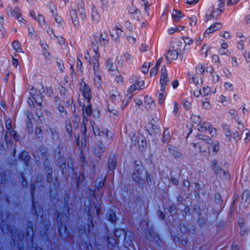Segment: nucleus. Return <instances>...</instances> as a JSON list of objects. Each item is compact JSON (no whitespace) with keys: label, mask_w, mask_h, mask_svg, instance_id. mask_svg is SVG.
Instances as JSON below:
<instances>
[{"label":"nucleus","mask_w":250,"mask_h":250,"mask_svg":"<svg viewBox=\"0 0 250 250\" xmlns=\"http://www.w3.org/2000/svg\"><path fill=\"white\" fill-rule=\"evenodd\" d=\"M107 41L108 37L105 34L92 36L91 39V48L86 50L84 54V59L89 62L92 68H94L96 62L99 63L98 61V58L100 57L98 53L99 43L105 46L107 43Z\"/></svg>","instance_id":"f257e3e1"},{"label":"nucleus","mask_w":250,"mask_h":250,"mask_svg":"<svg viewBox=\"0 0 250 250\" xmlns=\"http://www.w3.org/2000/svg\"><path fill=\"white\" fill-rule=\"evenodd\" d=\"M130 83L132 84L128 88L127 90V100H124L122 102L121 108L124 109L128 104L129 100L133 97L131 94L132 92L136 90L142 89L144 86V81L140 77L137 76H133L130 79Z\"/></svg>","instance_id":"f03ea898"},{"label":"nucleus","mask_w":250,"mask_h":250,"mask_svg":"<svg viewBox=\"0 0 250 250\" xmlns=\"http://www.w3.org/2000/svg\"><path fill=\"white\" fill-rule=\"evenodd\" d=\"M198 140H201L199 144H194L193 146L196 148H197L200 152H204L206 151L207 147L209 150L215 152L219 149V143L217 141L212 142L211 139H208L206 137H204L202 135H198L196 136Z\"/></svg>","instance_id":"7ed1b4c3"},{"label":"nucleus","mask_w":250,"mask_h":250,"mask_svg":"<svg viewBox=\"0 0 250 250\" xmlns=\"http://www.w3.org/2000/svg\"><path fill=\"white\" fill-rule=\"evenodd\" d=\"M80 90L83 96L85 99V102L83 107V117L86 118L91 113V106L89 104L91 98L90 90L87 85L82 82L80 83Z\"/></svg>","instance_id":"20e7f679"},{"label":"nucleus","mask_w":250,"mask_h":250,"mask_svg":"<svg viewBox=\"0 0 250 250\" xmlns=\"http://www.w3.org/2000/svg\"><path fill=\"white\" fill-rule=\"evenodd\" d=\"M183 43L179 41H173L170 46L166 55V59L169 62L176 60L178 55L183 53Z\"/></svg>","instance_id":"39448f33"},{"label":"nucleus","mask_w":250,"mask_h":250,"mask_svg":"<svg viewBox=\"0 0 250 250\" xmlns=\"http://www.w3.org/2000/svg\"><path fill=\"white\" fill-rule=\"evenodd\" d=\"M191 120L194 124H198L197 126V129L200 131H207L211 134L212 136H215L217 134V130L215 128L212 127L209 123H203L200 125L201 122V117L199 116L193 115L191 116Z\"/></svg>","instance_id":"423d86ee"},{"label":"nucleus","mask_w":250,"mask_h":250,"mask_svg":"<svg viewBox=\"0 0 250 250\" xmlns=\"http://www.w3.org/2000/svg\"><path fill=\"white\" fill-rule=\"evenodd\" d=\"M132 177L135 182L140 184H143L146 179L147 182L149 180L150 181V175H147L146 172L144 171V167L141 165H136L132 174Z\"/></svg>","instance_id":"0eeeda50"},{"label":"nucleus","mask_w":250,"mask_h":250,"mask_svg":"<svg viewBox=\"0 0 250 250\" xmlns=\"http://www.w3.org/2000/svg\"><path fill=\"white\" fill-rule=\"evenodd\" d=\"M224 1L225 0H218L217 7L214 6L209 7L205 15V21H208L212 19H215L220 16L224 10Z\"/></svg>","instance_id":"6e6552de"},{"label":"nucleus","mask_w":250,"mask_h":250,"mask_svg":"<svg viewBox=\"0 0 250 250\" xmlns=\"http://www.w3.org/2000/svg\"><path fill=\"white\" fill-rule=\"evenodd\" d=\"M31 97L29 98L28 103L29 104L35 106L36 104L39 109L41 110L42 108V95L39 91H34L32 89L30 91Z\"/></svg>","instance_id":"1a4fd4ad"},{"label":"nucleus","mask_w":250,"mask_h":250,"mask_svg":"<svg viewBox=\"0 0 250 250\" xmlns=\"http://www.w3.org/2000/svg\"><path fill=\"white\" fill-rule=\"evenodd\" d=\"M93 70L94 75V84L97 88L100 89L102 87V79L100 65L97 62H95Z\"/></svg>","instance_id":"9d476101"},{"label":"nucleus","mask_w":250,"mask_h":250,"mask_svg":"<svg viewBox=\"0 0 250 250\" xmlns=\"http://www.w3.org/2000/svg\"><path fill=\"white\" fill-rule=\"evenodd\" d=\"M222 27V24L219 22H215L210 25L208 28L205 30L203 36L204 38H208L210 35L212 34L214 32L221 29Z\"/></svg>","instance_id":"9b49d317"},{"label":"nucleus","mask_w":250,"mask_h":250,"mask_svg":"<svg viewBox=\"0 0 250 250\" xmlns=\"http://www.w3.org/2000/svg\"><path fill=\"white\" fill-rule=\"evenodd\" d=\"M169 81L167 77V69L165 66H163L161 69V76L160 78V87H166Z\"/></svg>","instance_id":"f8f14e48"},{"label":"nucleus","mask_w":250,"mask_h":250,"mask_svg":"<svg viewBox=\"0 0 250 250\" xmlns=\"http://www.w3.org/2000/svg\"><path fill=\"white\" fill-rule=\"evenodd\" d=\"M106 69L111 75H116L118 73V67L112 60L108 59L105 63Z\"/></svg>","instance_id":"ddd939ff"},{"label":"nucleus","mask_w":250,"mask_h":250,"mask_svg":"<svg viewBox=\"0 0 250 250\" xmlns=\"http://www.w3.org/2000/svg\"><path fill=\"white\" fill-rule=\"evenodd\" d=\"M187 79L190 83H193L196 85L202 83V78L193 73H188Z\"/></svg>","instance_id":"4468645a"},{"label":"nucleus","mask_w":250,"mask_h":250,"mask_svg":"<svg viewBox=\"0 0 250 250\" xmlns=\"http://www.w3.org/2000/svg\"><path fill=\"white\" fill-rule=\"evenodd\" d=\"M80 121V118L79 117H75L74 120L72 123L70 121H66V129L68 133H71L73 129H76L79 125Z\"/></svg>","instance_id":"2eb2a0df"},{"label":"nucleus","mask_w":250,"mask_h":250,"mask_svg":"<svg viewBox=\"0 0 250 250\" xmlns=\"http://www.w3.org/2000/svg\"><path fill=\"white\" fill-rule=\"evenodd\" d=\"M167 95V92L166 90V87H160L157 93L159 104L163 105L164 104Z\"/></svg>","instance_id":"dca6fc26"},{"label":"nucleus","mask_w":250,"mask_h":250,"mask_svg":"<svg viewBox=\"0 0 250 250\" xmlns=\"http://www.w3.org/2000/svg\"><path fill=\"white\" fill-rule=\"evenodd\" d=\"M110 100L114 103L119 102L122 100V96L118 91L115 90L110 91L108 94Z\"/></svg>","instance_id":"f3484780"},{"label":"nucleus","mask_w":250,"mask_h":250,"mask_svg":"<svg viewBox=\"0 0 250 250\" xmlns=\"http://www.w3.org/2000/svg\"><path fill=\"white\" fill-rule=\"evenodd\" d=\"M110 35L116 41L120 36H123V31L120 28L116 27L110 31Z\"/></svg>","instance_id":"a211bd4d"},{"label":"nucleus","mask_w":250,"mask_h":250,"mask_svg":"<svg viewBox=\"0 0 250 250\" xmlns=\"http://www.w3.org/2000/svg\"><path fill=\"white\" fill-rule=\"evenodd\" d=\"M228 44L224 40L221 42V47L218 50V53L221 55L229 56V52L228 49Z\"/></svg>","instance_id":"6ab92c4d"},{"label":"nucleus","mask_w":250,"mask_h":250,"mask_svg":"<svg viewBox=\"0 0 250 250\" xmlns=\"http://www.w3.org/2000/svg\"><path fill=\"white\" fill-rule=\"evenodd\" d=\"M128 12L134 19L139 20L140 18V12L136 6L134 5L131 6L129 8Z\"/></svg>","instance_id":"aec40b11"},{"label":"nucleus","mask_w":250,"mask_h":250,"mask_svg":"<svg viewBox=\"0 0 250 250\" xmlns=\"http://www.w3.org/2000/svg\"><path fill=\"white\" fill-rule=\"evenodd\" d=\"M41 46L42 49V53L45 59L47 61H49L51 59V56L49 52L48 51V45L46 44L45 42H41Z\"/></svg>","instance_id":"412c9836"},{"label":"nucleus","mask_w":250,"mask_h":250,"mask_svg":"<svg viewBox=\"0 0 250 250\" xmlns=\"http://www.w3.org/2000/svg\"><path fill=\"white\" fill-rule=\"evenodd\" d=\"M207 71L210 73V80L213 83H216L219 81L220 76L216 72L213 71L212 68L208 69Z\"/></svg>","instance_id":"4be33fe9"},{"label":"nucleus","mask_w":250,"mask_h":250,"mask_svg":"<svg viewBox=\"0 0 250 250\" xmlns=\"http://www.w3.org/2000/svg\"><path fill=\"white\" fill-rule=\"evenodd\" d=\"M176 41H178L176 40ZM181 41L183 43L182 51L185 52L189 49V45L192 43V40L188 37H185L184 38L183 41L179 40Z\"/></svg>","instance_id":"5701e85b"},{"label":"nucleus","mask_w":250,"mask_h":250,"mask_svg":"<svg viewBox=\"0 0 250 250\" xmlns=\"http://www.w3.org/2000/svg\"><path fill=\"white\" fill-rule=\"evenodd\" d=\"M6 11L8 16L13 17L15 16L16 17L17 16L21 15L20 9L18 7L15 8L13 11L11 7H8Z\"/></svg>","instance_id":"b1692460"},{"label":"nucleus","mask_w":250,"mask_h":250,"mask_svg":"<svg viewBox=\"0 0 250 250\" xmlns=\"http://www.w3.org/2000/svg\"><path fill=\"white\" fill-rule=\"evenodd\" d=\"M70 15L72 21L75 26H78L79 25V21L78 19L76 11L75 10H72L70 11Z\"/></svg>","instance_id":"393cba45"},{"label":"nucleus","mask_w":250,"mask_h":250,"mask_svg":"<svg viewBox=\"0 0 250 250\" xmlns=\"http://www.w3.org/2000/svg\"><path fill=\"white\" fill-rule=\"evenodd\" d=\"M6 127L9 133L15 140H17L16 132L12 129L11 122L10 120H6L5 122Z\"/></svg>","instance_id":"a878e982"},{"label":"nucleus","mask_w":250,"mask_h":250,"mask_svg":"<svg viewBox=\"0 0 250 250\" xmlns=\"http://www.w3.org/2000/svg\"><path fill=\"white\" fill-rule=\"evenodd\" d=\"M172 17L174 21L178 22L183 17V16L180 11L174 10L172 13Z\"/></svg>","instance_id":"bb28decb"},{"label":"nucleus","mask_w":250,"mask_h":250,"mask_svg":"<svg viewBox=\"0 0 250 250\" xmlns=\"http://www.w3.org/2000/svg\"><path fill=\"white\" fill-rule=\"evenodd\" d=\"M94 133L95 135H99L103 137H107L108 136V130L107 129H103L101 131V134H100L98 128L94 126H92Z\"/></svg>","instance_id":"cd10ccee"},{"label":"nucleus","mask_w":250,"mask_h":250,"mask_svg":"<svg viewBox=\"0 0 250 250\" xmlns=\"http://www.w3.org/2000/svg\"><path fill=\"white\" fill-rule=\"evenodd\" d=\"M162 62V59L160 58L157 62L156 65L151 69L150 71V75L151 76H154L157 74L159 65Z\"/></svg>","instance_id":"c85d7f7f"},{"label":"nucleus","mask_w":250,"mask_h":250,"mask_svg":"<svg viewBox=\"0 0 250 250\" xmlns=\"http://www.w3.org/2000/svg\"><path fill=\"white\" fill-rule=\"evenodd\" d=\"M91 16L92 20L95 22H98L100 20V16L98 14V11L97 9L94 7H93L92 8Z\"/></svg>","instance_id":"c756f323"},{"label":"nucleus","mask_w":250,"mask_h":250,"mask_svg":"<svg viewBox=\"0 0 250 250\" xmlns=\"http://www.w3.org/2000/svg\"><path fill=\"white\" fill-rule=\"evenodd\" d=\"M33 19L37 21V22L42 26L45 23V20L44 17L39 14L32 15Z\"/></svg>","instance_id":"7c9ffc66"},{"label":"nucleus","mask_w":250,"mask_h":250,"mask_svg":"<svg viewBox=\"0 0 250 250\" xmlns=\"http://www.w3.org/2000/svg\"><path fill=\"white\" fill-rule=\"evenodd\" d=\"M54 19L56 22L58 24V26L60 28H63L64 26V22L61 17L58 16L57 14L54 15Z\"/></svg>","instance_id":"2f4dec72"},{"label":"nucleus","mask_w":250,"mask_h":250,"mask_svg":"<svg viewBox=\"0 0 250 250\" xmlns=\"http://www.w3.org/2000/svg\"><path fill=\"white\" fill-rule=\"evenodd\" d=\"M242 137L244 138L245 143H248L250 140V132L248 129L244 130L241 134Z\"/></svg>","instance_id":"473e14b6"},{"label":"nucleus","mask_w":250,"mask_h":250,"mask_svg":"<svg viewBox=\"0 0 250 250\" xmlns=\"http://www.w3.org/2000/svg\"><path fill=\"white\" fill-rule=\"evenodd\" d=\"M205 65L203 63H199L195 68V71L198 74H202L205 71Z\"/></svg>","instance_id":"72a5a7b5"},{"label":"nucleus","mask_w":250,"mask_h":250,"mask_svg":"<svg viewBox=\"0 0 250 250\" xmlns=\"http://www.w3.org/2000/svg\"><path fill=\"white\" fill-rule=\"evenodd\" d=\"M12 46L13 49L17 52L22 53V50L21 46L20 43L18 41H15L12 43Z\"/></svg>","instance_id":"f704fd0d"},{"label":"nucleus","mask_w":250,"mask_h":250,"mask_svg":"<svg viewBox=\"0 0 250 250\" xmlns=\"http://www.w3.org/2000/svg\"><path fill=\"white\" fill-rule=\"evenodd\" d=\"M107 217L108 220L112 222H114L116 219V217L114 211L111 210H109L107 213Z\"/></svg>","instance_id":"c9c22d12"},{"label":"nucleus","mask_w":250,"mask_h":250,"mask_svg":"<svg viewBox=\"0 0 250 250\" xmlns=\"http://www.w3.org/2000/svg\"><path fill=\"white\" fill-rule=\"evenodd\" d=\"M78 11L82 18L85 17V10L84 8V4L81 2L78 7Z\"/></svg>","instance_id":"e433bc0d"},{"label":"nucleus","mask_w":250,"mask_h":250,"mask_svg":"<svg viewBox=\"0 0 250 250\" xmlns=\"http://www.w3.org/2000/svg\"><path fill=\"white\" fill-rule=\"evenodd\" d=\"M223 86L225 91H231L234 89V86L232 83L229 82H225Z\"/></svg>","instance_id":"4c0bfd02"},{"label":"nucleus","mask_w":250,"mask_h":250,"mask_svg":"<svg viewBox=\"0 0 250 250\" xmlns=\"http://www.w3.org/2000/svg\"><path fill=\"white\" fill-rule=\"evenodd\" d=\"M219 101L222 103L224 105H227L229 104L228 99L226 96L223 95H221L219 98Z\"/></svg>","instance_id":"58836bf2"},{"label":"nucleus","mask_w":250,"mask_h":250,"mask_svg":"<svg viewBox=\"0 0 250 250\" xmlns=\"http://www.w3.org/2000/svg\"><path fill=\"white\" fill-rule=\"evenodd\" d=\"M146 103L148 105V107L153 108L155 107V103L151 98L146 97Z\"/></svg>","instance_id":"ea45409f"},{"label":"nucleus","mask_w":250,"mask_h":250,"mask_svg":"<svg viewBox=\"0 0 250 250\" xmlns=\"http://www.w3.org/2000/svg\"><path fill=\"white\" fill-rule=\"evenodd\" d=\"M82 137H83V138L81 142L80 141L79 137H78L77 138V144L78 146H79L80 147H83V146H84L86 144V140L85 139L84 134H82Z\"/></svg>","instance_id":"a19ab883"},{"label":"nucleus","mask_w":250,"mask_h":250,"mask_svg":"<svg viewBox=\"0 0 250 250\" xmlns=\"http://www.w3.org/2000/svg\"><path fill=\"white\" fill-rule=\"evenodd\" d=\"M20 157L26 163L29 160V156L27 152L24 151L20 154Z\"/></svg>","instance_id":"79ce46f5"},{"label":"nucleus","mask_w":250,"mask_h":250,"mask_svg":"<svg viewBox=\"0 0 250 250\" xmlns=\"http://www.w3.org/2000/svg\"><path fill=\"white\" fill-rule=\"evenodd\" d=\"M173 104L174 107L172 111V113L175 117H177L178 116V111L180 106L176 102H174Z\"/></svg>","instance_id":"37998d69"},{"label":"nucleus","mask_w":250,"mask_h":250,"mask_svg":"<svg viewBox=\"0 0 250 250\" xmlns=\"http://www.w3.org/2000/svg\"><path fill=\"white\" fill-rule=\"evenodd\" d=\"M3 20V18L2 17H0V37H3L5 33V30L2 24Z\"/></svg>","instance_id":"c03bdc74"},{"label":"nucleus","mask_w":250,"mask_h":250,"mask_svg":"<svg viewBox=\"0 0 250 250\" xmlns=\"http://www.w3.org/2000/svg\"><path fill=\"white\" fill-rule=\"evenodd\" d=\"M49 7L50 9V12L52 15L54 16L57 14V9L54 4L52 2H50L49 4Z\"/></svg>","instance_id":"a18cd8bd"},{"label":"nucleus","mask_w":250,"mask_h":250,"mask_svg":"<svg viewBox=\"0 0 250 250\" xmlns=\"http://www.w3.org/2000/svg\"><path fill=\"white\" fill-rule=\"evenodd\" d=\"M220 36L226 40L229 39L231 38L230 33L229 32L226 31H222L220 33Z\"/></svg>","instance_id":"49530a36"},{"label":"nucleus","mask_w":250,"mask_h":250,"mask_svg":"<svg viewBox=\"0 0 250 250\" xmlns=\"http://www.w3.org/2000/svg\"><path fill=\"white\" fill-rule=\"evenodd\" d=\"M150 66L149 63L145 62L141 68V71L144 73H146L148 71V68Z\"/></svg>","instance_id":"de8ad7c7"},{"label":"nucleus","mask_w":250,"mask_h":250,"mask_svg":"<svg viewBox=\"0 0 250 250\" xmlns=\"http://www.w3.org/2000/svg\"><path fill=\"white\" fill-rule=\"evenodd\" d=\"M197 19L195 16H192L189 18V24L191 26L195 27L196 25Z\"/></svg>","instance_id":"09e8293b"},{"label":"nucleus","mask_w":250,"mask_h":250,"mask_svg":"<svg viewBox=\"0 0 250 250\" xmlns=\"http://www.w3.org/2000/svg\"><path fill=\"white\" fill-rule=\"evenodd\" d=\"M82 66L83 64L82 62L78 60L77 63V72L80 74L82 73Z\"/></svg>","instance_id":"8fccbe9b"},{"label":"nucleus","mask_w":250,"mask_h":250,"mask_svg":"<svg viewBox=\"0 0 250 250\" xmlns=\"http://www.w3.org/2000/svg\"><path fill=\"white\" fill-rule=\"evenodd\" d=\"M203 94L205 96H207L209 94L210 92V88L208 86H204L203 88Z\"/></svg>","instance_id":"3c124183"},{"label":"nucleus","mask_w":250,"mask_h":250,"mask_svg":"<svg viewBox=\"0 0 250 250\" xmlns=\"http://www.w3.org/2000/svg\"><path fill=\"white\" fill-rule=\"evenodd\" d=\"M246 62L250 63V53L248 51H245L243 54Z\"/></svg>","instance_id":"603ef678"},{"label":"nucleus","mask_w":250,"mask_h":250,"mask_svg":"<svg viewBox=\"0 0 250 250\" xmlns=\"http://www.w3.org/2000/svg\"><path fill=\"white\" fill-rule=\"evenodd\" d=\"M230 63L234 67H237L239 64L238 62L235 57H231Z\"/></svg>","instance_id":"864d4df0"},{"label":"nucleus","mask_w":250,"mask_h":250,"mask_svg":"<svg viewBox=\"0 0 250 250\" xmlns=\"http://www.w3.org/2000/svg\"><path fill=\"white\" fill-rule=\"evenodd\" d=\"M16 18L18 22L21 24V25L25 24V21L23 19V18L21 16V15L17 16Z\"/></svg>","instance_id":"5fc2aeb1"},{"label":"nucleus","mask_w":250,"mask_h":250,"mask_svg":"<svg viewBox=\"0 0 250 250\" xmlns=\"http://www.w3.org/2000/svg\"><path fill=\"white\" fill-rule=\"evenodd\" d=\"M124 57L125 60L128 62H131L133 59L132 56L128 52H126L124 54Z\"/></svg>","instance_id":"6e6d98bb"},{"label":"nucleus","mask_w":250,"mask_h":250,"mask_svg":"<svg viewBox=\"0 0 250 250\" xmlns=\"http://www.w3.org/2000/svg\"><path fill=\"white\" fill-rule=\"evenodd\" d=\"M138 144H139V146L141 147H142V148H144V147H145V146L146 145V142L144 140V137H142L140 138V140L138 141Z\"/></svg>","instance_id":"4d7b16f0"},{"label":"nucleus","mask_w":250,"mask_h":250,"mask_svg":"<svg viewBox=\"0 0 250 250\" xmlns=\"http://www.w3.org/2000/svg\"><path fill=\"white\" fill-rule=\"evenodd\" d=\"M208 46L205 45L204 46L202 47V49H201V53L202 54H205V57H206L207 56V52L208 51Z\"/></svg>","instance_id":"13d9d810"},{"label":"nucleus","mask_w":250,"mask_h":250,"mask_svg":"<svg viewBox=\"0 0 250 250\" xmlns=\"http://www.w3.org/2000/svg\"><path fill=\"white\" fill-rule=\"evenodd\" d=\"M102 3L105 7L107 6L108 5L113 3V0H101Z\"/></svg>","instance_id":"bf43d9fd"},{"label":"nucleus","mask_w":250,"mask_h":250,"mask_svg":"<svg viewBox=\"0 0 250 250\" xmlns=\"http://www.w3.org/2000/svg\"><path fill=\"white\" fill-rule=\"evenodd\" d=\"M104 186V180L102 179L99 182V183H98L97 182H96L95 186L97 189H99V188L103 187Z\"/></svg>","instance_id":"052dcab7"},{"label":"nucleus","mask_w":250,"mask_h":250,"mask_svg":"<svg viewBox=\"0 0 250 250\" xmlns=\"http://www.w3.org/2000/svg\"><path fill=\"white\" fill-rule=\"evenodd\" d=\"M47 33L50 36L51 39H54L56 38V35L54 34L53 30L51 29L48 28L47 30Z\"/></svg>","instance_id":"680f3d73"},{"label":"nucleus","mask_w":250,"mask_h":250,"mask_svg":"<svg viewBox=\"0 0 250 250\" xmlns=\"http://www.w3.org/2000/svg\"><path fill=\"white\" fill-rule=\"evenodd\" d=\"M115 81L118 84H121L123 83L124 79L122 76H119L116 78Z\"/></svg>","instance_id":"e2e57ef3"},{"label":"nucleus","mask_w":250,"mask_h":250,"mask_svg":"<svg viewBox=\"0 0 250 250\" xmlns=\"http://www.w3.org/2000/svg\"><path fill=\"white\" fill-rule=\"evenodd\" d=\"M236 36L239 38V41L241 42L245 40V37L243 35V34L241 32H237L236 33Z\"/></svg>","instance_id":"0e129e2a"},{"label":"nucleus","mask_w":250,"mask_h":250,"mask_svg":"<svg viewBox=\"0 0 250 250\" xmlns=\"http://www.w3.org/2000/svg\"><path fill=\"white\" fill-rule=\"evenodd\" d=\"M57 39L58 42L60 44H62L64 43V39L61 36L57 37L56 36V38H55L53 40Z\"/></svg>","instance_id":"69168bd1"},{"label":"nucleus","mask_w":250,"mask_h":250,"mask_svg":"<svg viewBox=\"0 0 250 250\" xmlns=\"http://www.w3.org/2000/svg\"><path fill=\"white\" fill-rule=\"evenodd\" d=\"M229 113L230 115L234 118H235L237 115V111L233 109H231L229 110Z\"/></svg>","instance_id":"338daca9"},{"label":"nucleus","mask_w":250,"mask_h":250,"mask_svg":"<svg viewBox=\"0 0 250 250\" xmlns=\"http://www.w3.org/2000/svg\"><path fill=\"white\" fill-rule=\"evenodd\" d=\"M116 165V162L114 161H112L109 164L108 168L110 170H112L115 167Z\"/></svg>","instance_id":"774afa93"}]
</instances>
